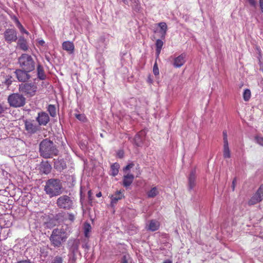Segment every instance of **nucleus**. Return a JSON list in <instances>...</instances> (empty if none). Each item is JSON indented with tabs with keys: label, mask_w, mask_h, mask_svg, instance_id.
<instances>
[{
	"label": "nucleus",
	"mask_w": 263,
	"mask_h": 263,
	"mask_svg": "<svg viewBox=\"0 0 263 263\" xmlns=\"http://www.w3.org/2000/svg\"><path fill=\"white\" fill-rule=\"evenodd\" d=\"M96 196L97 197H101L102 196V193L101 192H99L96 194Z\"/></svg>",
	"instance_id": "51"
},
{
	"label": "nucleus",
	"mask_w": 263,
	"mask_h": 263,
	"mask_svg": "<svg viewBox=\"0 0 263 263\" xmlns=\"http://www.w3.org/2000/svg\"><path fill=\"white\" fill-rule=\"evenodd\" d=\"M37 90V86L33 83H22L19 85V91L30 97L35 95Z\"/></svg>",
	"instance_id": "7"
},
{
	"label": "nucleus",
	"mask_w": 263,
	"mask_h": 263,
	"mask_svg": "<svg viewBox=\"0 0 263 263\" xmlns=\"http://www.w3.org/2000/svg\"><path fill=\"white\" fill-rule=\"evenodd\" d=\"M254 196H255L257 198H260V201H262L263 199V184L260 186Z\"/></svg>",
	"instance_id": "31"
},
{
	"label": "nucleus",
	"mask_w": 263,
	"mask_h": 263,
	"mask_svg": "<svg viewBox=\"0 0 263 263\" xmlns=\"http://www.w3.org/2000/svg\"><path fill=\"white\" fill-rule=\"evenodd\" d=\"M144 135V132L140 131L136 135L134 138L135 144L137 146H141L143 144V138L142 136Z\"/></svg>",
	"instance_id": "20"
},
{
	"label": "nucleus",
	"mask_w": 263,
	"mask_h": 263,
	"mask_svg": "<svg viewBox=\"0 0 263 263\" xmlns=\"http://www.w3.org/2000/svg\"><path fill=\"white\" fill-rule=\"evenodd\" d=\"M79 245L80 242L79 240H74L72 241V244L70 248V250L72 254L76 253L78 251Z\"/></svg>",
	"instance_id": "28"
},
{
	"label": "nucleus",
	"mask_w": 263,
	"mask_h": 263,
	"mask_svg": "<svg viewBox=\"0 0 263 263\" xmlns=\"http://www.w3.org/2000/svg\"><path fill=\"white\" fill-rule=\"evenodd\" d=\"M75 117L77 119L82 122H85L86 120V118L84 114H76Z\"/></svg>",
	"instance_id": "35"
},
{
	"label": "nucleus",
	"mask_w": 263,
	"mask_h": 263,
	"mask_svg": "<svg viewBox=\"0 0 263 263\" xmlns=\"http://www.w3.org/2000/svg\"><path fill=\"white\" fill-rule=\"evenodd\" d=\"M223 143H228L227 132L224 130L222 132Z\"/></svg>",
	"instance_id": "39"
},
{
	"label": "nucleus",
	"mask_w": 263,
	"mask_h": 263,
	"mask_svg": "<svg viewBox=\"0 0 263 263\" xmlns=\"http://www.w3.org/2000/svg\"><path fill=\"white\" fill-rule=\"evenodd\" d=\"M121 263H128L126 257L125 256L123 257Z\"/></svg>",
	"instance_id": "47"
},
{
	"label": "nucleus",
	"mask_w": 263,
	"mask_h": 263,
	"mask_svg": "<svg viewBox=\"0 0 263 263\" xmlns=\"http://www.w3.org/2000/svg\"><path fill=\"white\" fill-rule=\"evenodd\" d=\"M11 18L13 20V21L16 24V26L20 29V31L21 33H25L27 35H29V32L24 28L23 26L21 24V23H20L18 19L17 18L16 16L13 15V16L11 17Z\"/></svg>",
	"instance_id": "18"
},
{
	"label": "nucleus",
	"mask_w": 263,
	"mask_h": 263,
	"mask_svg": "<svg viewBox=\"0 0 263 263\" xmlns=\"http://www.w3.org/2000/svg\"><path fill=\"white\" fill-rule=\"evenodd\" d=\"M17 263H30V262L28 260H22L18 261Z\"/></svg>",
	"instance_id": "49"
},
{
	"label": "nucleus",
	"mask_w": 263,
	"mask_h": 263,
	"mask_svg": "<svg viewBox=\"0 0 263 263\" xmlns=\"http://www.w3.org/2000/svg\"><path fill=\"white\" fill-rule=\"evenodd\" d=\"M40 153L43 157L50 158L57 155L58 151L54 146L53 143L51 141L46 139L40 143Z\"/></svg>",
	"instance_id": "1"
},
{
	"label": "nucleus",
	"mask_w": 263,
	"mask_h": 263,
	"mask_svg": "<svg viewBox=\"0 0 263 263\" xmlns=\"http://www.w3.org/2000/svg\"><path fill=\"white\" fill-rule=\"evenodd\" d=\"M250 4L252 6H255L256 5V0H248Z\"/></svg>",
	"instance_id": "43"
},
{
	"label": "nucleus",
	"mask_w": 263,
	"mask_h": 263,
	"mask_svg": "<svg viewBox=\"0 0 263 263\" xmlns=\"http://www.w3.org/2000/svg\"><path fill=\"white\" fill-rule=\"evenodd\" d=\"M163 42L162 40H160V39H158L157 41H156V54H157V57H159L160 52H161V49L162 48V46H163Z\"/></svg>",
	"instance_id": "29"
},
{
	"label": "nucleus",
	"mask_w": 263,
	"mask_h": 263,
	"mask_svg": "<svg viewBox=\"0 0 263 263\" xmlns=\"http://www.w3.org/2000/svg\"><path fill=\"white\" fill-rule=\"evenodd\" d=\"M158 25L160 28V32L161 34V37L164 39L167 30V25L165 22H161L158 23Z\"/></svg>",
	"instance_id": "24"
},
{
	"label": "nucleus",
	"mask_w": 263,
	"mask_h": 263,
	"mask_svg": "<svg viewBox=\"0 0 263 263\" xmlns=\"http://www.w3.org/2000/svg\"><path fill=\"white\" fill-rule=\"evenodd\" d=\"M51 170V166L48 161L42 162L40 165V171L45 174H48Z\"/></svg>",
	"instance_id": "16"
},
{
	"label": "nucleus",
	"mask_w": 263,
	"mask_h": 263,
	"mask_svg": "<svg viewBox=\"0 0 263 263\" xmlns=\"http://www.w3.org/2000/svg\"><path fill=\"white\" fill-rule=\"evenodd\" d=\"M51 263H63V258L60 256H56Z\"/></svg>",
	"instance_id": "36"
},
{
	"label": "nucleus",
	"mask_w": 263,
	"mask_h": 263,
	"mask_svg": "<svg viewBox=\"0 0 263 263\" xmlns=\"http://www.w3.org/2000/svg\"><path fill=\"white\" fill-rule=\"evenodd\" d=\"M223 157L224 159L231 157V152L228 143H223Z\"/></svg>",
	"instance_id": "25"
},
{
	"label": "nucleus",
	"mask_w": 263,
	"mask_h": 263,
	"mask_svg": "<svg viewBox=\"0 0 263 263\" xmlns=\"http://www.w3.org/2000/svg\"><path fill=\"white\" fill-rule=\"evenodd\" d=\"M5 111L4 108L0 104V114L3 113Z\"/></svg>",
	"instance_id": "48"
},
{
	"label": "nucleus",
	"mask_w": 263,
	"mask_h": 263,
	"mask_svg": "<svg viewBox=\"0 0 263 263\" xmlns=\"http://www.w3.org/2000/svg\"><path fill=\"white\" fill-rule=\"evenodd\" d=\"M25 127L27 132L31 134H34L39 130V126L31 121H26Z\"/></svg>",
	"instance_id": "11"
},
{
	"label": "nucleus",
	"mask_w": 263,
	"mask_h": 263,
	"mask_svg": "<svg viewBox=\"0 0 263 263\" xmlns=\"http://www.w3.org/2000/svg\"><path fill=\"white\" fill-rule=\"evenodd\" d=\"M44 41H41L40 42V44L41 45H43V44H44Z\"/></svg>",
	"instance_id": "54"
},
{
	"label": "nucleus",
	"mask_w": 263,
	"mask_h": 263,
	"mask_svg": "<svg viewBox=\"0 0 263 263\" xmlns=\"http://www.w3.org/2000/svg\"><path fill=\"white\" fill-rule=\"evenodd\" d=\"M236 182V179L234 178L232 181V188L233 191H234L235 190Z\"/></svg>",
	"instance_id": "44"
},
{
	"label": "nucleus",
	"mask_w": 263,
	"mask_h": 263,
	"mask_svg": "<svg viewBox=\"0 0 263 263\" xmlns=\"http://www.w3.org/2000/svg\"><path fill=\"white\" fill-rule=\"evenodd\" d=\"M100 136H101L102 137H103V135H102V134H101Z\"/></svg>",
	"instance_id": "57"
},
{
	"label": "nucleus",
	"mask_w": 263,
	"mask_h": 263,
	"mask_svg": "<svg viewBox=\"0 0 263 263\" xmlns=\"http://www.w3.org/2000/svg\"><path fill=\"white\" fill-rule=\"evenodd\" d=\"M134 176L131 174L124 175L123 178V185L125 187L129 186L133 182Z\"/></svg>",
	"instance_id": "15"
},
{
	"label": "nucleus",
	"mask_w": 263,
	"mask_h": 263,
	"mask_svg": "<svg viewBox=\"0 0 263 263\" xmlns=\"http://www.w3.org/2000/svg\"><path fill=\"white\" fill-rule=\"evenodd\" d=\"M119 157H120V158H122V157H123V152H122L121 154H120V153H119Z\"/></svg>",
	"instance_id": "52"
},
{
	"label": "nucleus",
	"mask_w": 263,
	"mask_h": 263,
	"mask_svg": "<svg viewBox=\"0 0 263 263\" xmlns=\"http://www.w3.org/2000/svg\"><path fill=\"white\" fill-rule=\"evenodd\" d=\"M255 140L256 141V142L263 146V137H259V136H256L255 137Z\"/></svg>",
	"instance_id": "38"
},
{
	"label": "nucleus",
	"mask_w": 263,
	"mask_h": 263,
	"mask_svg": "<svg viewBox=\"0 0 263 263\" xmlns=\"http://www.w3.org/2000/svg\"><path fill=\"white\" fill-rule=\"evenodd\" d=\"M37 78L41 80H44L46 79V76L43 67L41 64H38L37 66Z\"/></svg>",
	"instance_id": "21"
},
{
	"label": "nucleus",
	"mask_w": 263,
	"mask_h": 263,
	"mask_svg": "<svg viewBox=\"0 0 263 263\" xmlns=\"http://www.w3.org/2000/svg\"><path fill=\"white\" fill-rule=\"evenodd\" d=\"M186 55L185 53H181L180 55L176 57L174 60L173 66L175 68H180L183 66L186 62Z\"/></svg>",
	"instance_id": "12"
},
{
	"label": "nucleus",
	"mask_w": 263,
	"mask_h": 263,
	"mask_svg": "<svg viewBox=\"0 0 263 263\" xmlns=\"http://www.w3.org/2000/svg\"><path fill=\"white\" fill-rule=\"evenodd\" d=\"M8 101L11 106L19 107L25 104L26 99L22 95L14 93L9 96Z\"/></svg>",
	"instance_id": "5"
},
{
	"label": "nucleus",
	"mask_w": 263,
	"mask_h": 263,
	"mask_svg": "<svg viewBox=\"0 0 263 263\" xmlns=\"http://www.w3.org/2000/svg\"><path fill=\"white\" fill-rule=\"evenodd\" d=\"M47 110L52 117H55L56 116L57 111L55 105L52 104L49 105Z\"/></svg>",
	"instance_id": "30"
},
{
	"label": "nucleus",
	"mask_w": 263,
	"mask_h": 263,
	"mask_svg": "<svg viewBox=\"0 0 263 263\" xmlns=\"http://www.w3.org/2000/svg\"><path fill=\"white\" fill-rule=\"evenodd\" d=\"M21 69L31 72L35 69V62L32 57L28 54L23 53L18 59Z\"/></svg>",
	"instance_id": "4"
},
{
	"label": "nucleus",
	"mask_w": 263,
	"mask_h": 263,
	"mask_svg": "<svg viewBox=\"0 0 263 263\" xmlns=\"http://www.w3.org/2000/svg\"><path fill=\"white\" fill-rule=\"evenodd\" d=\"M62 185L59 179H50L47 181L44 190L50 197H52L62 194Z\"/></svg>",
	"instance_id": "2"
},
{
	"label": "nucleus",
	"mask_w": 263,
	"mask_h": 263,
	"mask_svg": "<svg viewBox=\"0 0 263 263\" xmlns=\"http://www.w3.org/2000/svg\"><path fill=\"white\" fill-rule=\"evenodd\" d=\"M120 168L119 164L116 162L112 164L110 166V175L112 176H116L119 173V169Z\"/></svg>",
	"instance_id": "26"
},
{
	"label": "nucleus",
	"mask_w": 263,
	"mask_h": 263,
	"mask_svg": "<svg viewBox=\"0 0 263 263\" xmlns=\"http://www.w3.org/2000/svg\"><path fill=\"white\" fill-rule=\"evenodd\" d=\"M251 98V91L249 89H246L243 93V98L245 101H248Z\"/></svg>",
	"instance_id": "32"
},
{
	"label": "nucleus",
	"mask_w": 263,
	"mask_h": 263,
	"mask_svg": "<svg viewBox=\"0 0 263 263\" xmlns=\"http://www.w3.org/2000/svg\"><path fill=\"white\" fill-rule=\"evenodd\" d=\"M29 72L23 69H16L15 71L17 80L20 82H26L30 79L31 76L29 74Z\"/></svg>",
	"instance_id": "9"
},
{
	"label": "nucleus",
	"mask_w": 263,
	"mask_h": 263,
	"mask_svg": "<svg viewBox=\"0 0 263 263\" xmlns=\"http://www.w3.org/2000/svg\"><path fill=\"white\" fill-rule=\"evenodd\" d=\"M91 194V191H89L88 192V196H89V197H90Z\"/></svg>",
	"instance_id": "53"
},
{
	"label": "nucleus",
	"mask_w": 263,
	"mask_h": 263,
	"mask_svg": "<svg viewBox=\"0 0 263 263\" xmlns=\"http://www.w3.org/2000/svg\"><path fill=\"white\" fill-rule=\"evenodd\" d=\"M91 228V226L89 224L87 223L85 225L84 232H85V235L86 237L87 236V233L90 232Z\"/></svg>",
	"instance_id": "37"
},
{
	"label": "nucleus",
	"mask_w": 263,
	"mask_h": 263,
	"mask_svg": "<svg viewBox=\"0 0 263 263\" xmlns=\"http://www.w3.org/2000/svg\"><path fill=\"white\" fill-rule=\"evenodd\" d=\"M159 193L158 189L156 186H154L147 192L146 195L148 198H152L156 197Z\"/></svg>",
	"instance_id": "22"
},
{
	"label": "nucleus",
	"mask_w": 263,
	"mask_h": 263,
	"mask_svg": "<svg viewBox=\"0 0 263 263\" xmlns=\"http://www.w3.org/2000/svg\"><path fill=\"white\" fill-rule=\"evenodd\" d=\"M62 48L69 53H73L74 50V44L70 41H65L62 44Z\"/></svg>",
	"instance_id": "14"
},
{
	"label": "nucleus",
	"mask_w": 263,
	"mask_h": 263,
	"mask_svg": "<svg viewBox=\"0 0 263 263\" xmlns=\"http://www.w3.org/2000/svg\"><path fill=\"white\" fill-rule=\"evenodd\" d=\"M17 45L23 51H27L28 49L27 40L23 36H20L17 41Z\"/></svg>",
	"instance_id": "17"
},
{
	"label": "nucleus",
	"mask_w": 263,
	"mask_h": 263,
	"mask_svg": "<svg viewBox=\"0 0 263 263\" xmlns=\"http://www.w3.org/2000/svg\"><path fill=\"white\" fill-rule=\"evenodd\" d=\"M259 202H260V198H257V197L253 195L250 199L248 203L249 205H254Z\"/></svg>",
	"instance_id": "33"
},
{
	"label": "nucleus",
	"mask_w": 263,
	"mask_h": 263,
	"mask_svg": "<svg viewBox=\"0 0 263 263\" xmlns=\"http://www.w3.org/2000/svg\"><path fill=\"white\" fill-rule=\"evenodd\" d=\"M56 204L60 209L70 210L73 208V202L71 197L68 195H62L59 197Z\"/></svg>",
	"instance_id": "6"
},
{
	"label": "nucleus",
	"mask_w": 263,
	"mask_h": 263,
	"mask_svg": "<svg viewBox=\"0 0 263 263\" xmlns=\"http://www.w3.org/2000/svg\"><path fill=\"white\" fill-rule=\"evenodd\" d=\"M4 39L8 43L15 42L17 40V32L13 29H7L4 33Z\"/></svg>",
	"instance_id": "8"
},
{
	"label": "nucleus",
	"mask_w": 263,
	"mask_h": 263,
	"mask_svg": "<svg viewBox=\"0 0 263 263\" xmlns=\"http://www.w3.org/2000/svg\"><path fill=\"white\" fill-rule=\"evenodd\" d=\"M11 84V82H8V85H9V84Z\"/></svg>",
	"instance_id": "55"
},
{
	"label": "nucleus",
	"mask_w": 263,
	"mask_h": 263,
	"mask_svg": "<svg viewBox=\"0 0 263 263\" xmlns=\"http://www.w3.org/2000/svg\"><path fill=\"white\" fill-rule=\"evenodd\" d=\"M67 238V234L65 231L62 229L57 228L53 230L49 240L51 245L59 248L66 241Z\"/></svg>",
	"instance_id": "3"
},
{
	"label": "nucleus",
	"mask_w": 263,
	"mask_h": 263,
	"mask_svg": "<svg viewBox=\"0 0 263 263\" xmlns=\"http://www.w3.org/2000/svg\"><path fill=\"white\" fill-rule=\"evenodd\" d=\"M36 121L40 126H45L49 121V117L45 112L42 111L38 113V116L36 118Z\"/></svg>",
	"instance_id": "10"
},
{
	"label": "nucleus",
	"mask_w": 263,
	"mask_h": 263,
	"mask_svg": "<svg viewBox=\"0 0 263 263\" xmlns=\"http://www.w3.org/2000/svg\"><path fill=\"white\" fill-rule=\"evenodd\" d=\"M61 214H59V215H57V217H59V216Z\"/></svg>",
	"instance_id": "56"
},
{
	"label": "nucleus",
	"mask_w": 263,
	"mask_h": 263,
	"mask_svg": "<svg viewBox=\"0 0 263 263\" xmlns=\"http://www.w3.org/2000/svg\"><path fill=\"white\" fill-rule=\"evenodd\" d=\"M153 72L155 76H157L159 74V69L156 63H155L153 67Z\"/></svg>",
	"instance_id": "41"
},
{
	"label": "nucleus",
	"mask_w": 263,
	"mask_h": 263,
	"mask_svg": "<svg viewBox=\"0 0 263 263\" xmlns=\"http://www.w3.org/2000/svg\"><path fill=\"white\" fill-rule=\"evenodd\" d=\"M76 260V253L73 254L72 257L71 258L72 263H75Z\"/></svg>",
	"instance_id": "46"
},
{
	"label": "nucleus",
	"mask_w": 263,
	"mask_h": 263,
	"mask_svg": "<svg viewBox=\"0 0 263 263\" xmlns=\"http://www.w3.org/2000/svg\"><path fill=\"white\" fill-rule=\"evenodd\" d=\"M162 263H172V261L170 259H166Z\"/></svg>",
	"instance_id": "50"
},
{
	"label": "nucleus",
	"mask_w": 263,
	"mask_h": 263,
	"mask_svg": "<svg viewBox=\"0 0 263 263\" xmlns=\"http://www.w3.org/2000/svg\"><path fill=\"white\" fill-rule=\"evenodd\" d=\"M259 5L261 11L263 12V0H259Z\"/></svg>",
	"instance_id": "45"
},
{
	"label": "nucleus",
	"mask_w": 263,
	"mask_h": 263,
	"mask_svg": "<svg viewBox=\"0 0 263 263\" xmlns=\"http://www.w3.org/2000/svg\"><path fill=\"white\" fill-rule=\"evenodd\" d=\"M188 180L189 188L190 190H192L195 186L196 172L195 170L192 171L190 173Z\"/></svg>",
	"instance_id": "19"
},
{
	"label": "nucleus",
	"mask_w": 263,
	"mask_h": 263,
	"mask_svg": "<svg viewBox=\"0 0 263 263\" xmlns=\"http://www.w3.org/2000/svg\"><path fill=\"white\" fill-rule=\"evenodd\" d=\"M68 218L67 219L71 222H73L75 220V215L71 213H67Z\"/></svg>",
	"instance_id": "40"
},
{
	"label": "nucleus",
	"mask_w": 263,
	"mask_h": 263,
	"mask_svg": "<svg viewBox=\"0 0 263 263\" xmlns=\"http://www.w3.org/2000/svg\"><path fill=\"white\" fill-rule=\"evenodd\" d=\"M124 4H128L129 2L131 4L133 5V6H137L139 3V0H122Z\"/></svg>",
	"instance_id": "34"
},
{
	"label": "nucleus",
	"mask_w": 263,
	"mask_h": 263,
	"mask_svg": "<svg viewBox=\"0 0 263 263\" xmlns=\"http://www.w3.org/2000/svg\"><path fill=\"white\" fill-rule=\"evenodd\" d=\"M134 164L132 163H130V164H128V165H127L123 169V171H126L127 170H128L129 169H130L131 168H132L133 166H134Z\"/></svg>",
	"instance_id": "42"
},
{
	"label": "nucleus",
	"mask_w": 263,
	"mask_h": 263,
	"mask_svg": "<svg viewBox=\"0 0 263 263\" xmlns=\"http://www.w3.org/2000/svg\"><path fill=\"white\" fill-rule=\"evenodd\" d=\"M160 223L156 220H151L148 225V230L152 231H155L159 229Z\"/></svg>",
	"instance_id": "23"
},
{
	"label": "nucleus",
	"mask_w": 263,
	"mask_h": 263,
	"mask_svg": "<svg viewBox=\"0 0 263 263\" xmlns=\"http://www.w3.org/2000/svg\"><path fill=\"white\" fill-rule=\"evenodd\" d=\"M124 197V190L117 191L115 193V194L112 195L110 196L111 204H116L117 203V202L119 200L122 199Z\"/></svg>",
	"instance_id": "13"
},
{
	"label": "nucleus",
	"mask_w": 263,
	"mask_h": 263,
	"mask_svg": "<svg viewBox=\"0 0 263 263\" xmlns=\"http://www.w3.org/2000/svg\"><path fill=\"white\" fill-rule=\"evenodd\" d=\"M55 167L57 169L64 170L66 168V163L63 160H58L55 162Z\"/></svg>",
	"instance_id": "27"
}]
</instances>
